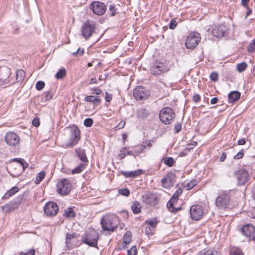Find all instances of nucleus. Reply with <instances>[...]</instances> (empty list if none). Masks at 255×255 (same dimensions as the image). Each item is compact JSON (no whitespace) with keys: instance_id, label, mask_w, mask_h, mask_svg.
Here are the masks:
<instances>
[{"instance_id":"obj_15","label":"nucleus","mask_w":255,"mask_h":255,"mask_svg":"<svg viewBox=\"0 0 255 255\" xmlns=\"http://www.w3.org/2000/svg\"><path fill=\"white\" fill-rule=\"evenodd\" d=\"M235 176L237 180L238 185H242L247 181L249 178V173L246 170L241 169L235 173Z\"/></svg>"},{"instance_id":"obj_35","label":"nucleus","mask_w":255,"mask_h":255,"mask_svg":"<svg viewBox=\"0 0 255 255\" xmlns=\"http://www.w3.org/2000/svg\"><path fill=\"white\" fill-rule=\"evenodd\" d=\"M66 74V70L64 68L60 69L56 73L55 77L58 79H62Z\"/></svg>"},{"instance_id":"obj_38","label":"nucleus","mask_w":255,"mask_h":255,"mask_svg":"<svg viewBox=\"0 0 255 255\" xmlns=\"http://www.w3.org/2000/svg\"><path fill=\"white\" fill-rule=\"evenodd\" d=\"M158 223L156 218L148 219L145 221V223L150 225L152 228H154Z\"/></svg>"},{"instance_id":"obj_8","label":"nucleus","mask_w":255,"mask_h":255,"mask_svg":"<svg viewBox=\"0 0 255 255\" xmlns=\"http://www.w3.org/2000/svg\"><path fill=\"white\" fill-rule=\"evenodd\" d=\"M70 130V141L66 144L68 147H72L76 145L80 138V133L77 126H73L69 128Z\"/></svg>"},{"instance_id":"obj_57","label":"nucleus","mask_w":255,"mask_h":255,"mask_svg":"<svg viewBox=\"0 0 255 255\" xmlns=\"http://www.w3.org/2000/svg\"><path fill=\"white\" fill-rule=\"evenodd\" d=\"M174 129L176 133H179L182 129V125L180 123H177L175 125Z\"/></svg>"},{"instance_id":"obj_56","label":"nucleus","mask_w":255,"mask_h":255,"mask_svg":"<svg viewBox=\"0 0 255 255\" xmlns=\"http://www.w3.org/2000/svg\"><path fill=\"white\" fill-rule=\"evenodd\" d=\"M154 228H152L150 226H147L145 228V233L147 235L153 234V230Z\"/></svg>"},{"instance_id":"obj_59","label":"nucleus","mask_w":255,"mask_h":255,"mask_svg":"<svg viewBox=\"0 0 255 255\" xmlns=\"http://www.w3.org/2000/svg\"><path fill=\"white\" fill-rule=\"evenodd\" d=\"M33 126L35 127H38L40 125V122L39 120L37 118H35L33 120L32 122Z\"/></svg>"},{"instance_id":"obj_46","label":"nucleus","mask_w":255,"mask_h":255,"mask_svg":"<svg viewBox=\"0 0 255 255\" xmlns=\"http://www.w3.org/2000/svg\"><path fill=\"white\" fill-rule=\"evenodd\" d=\"M135 154V157L138 156L141 153L144 152V150L142 148V146L136 147L135 150H133Z\"/></svg>"},{"instance_id":"obj_51","label":"nucleus","mask_w":255,"mask_h":255,"mask_svg":"<svg viewBox=\"0 0 255 255\" xmlns=\"http://www.w3.org/2000/svg\"><path fill=\"white\" fill-rule=\"evenodd\" d=\"M152 143L149 141L143 142L141 146L144 150L147 148H151L152 146Z\"/></svg>"},{"instance_id":"obj_44","label":"nucleus","mask_w":255,"mask_h":255,"mask_svg":"<svg viewBox=\"0 0 255 255\" xmlns=\"http://www.w3.org/2000/svg\"><path fill=\"white\" fill-rule=\"evenodd\" d=\"M119 193L123 196L128 197L130 194V191L127 188H123L119 190Z\"/></svg>"},{"instance_id":"obj_37","label":"nucleus","mask_w":255,"mask_h":255,"mask_svg":"<svg viewBox=\"0 0 255 255\" xmlns=\"http://www.w3.org/2000/svg\"><path fill=\"white\" fill-rule=\"evenodd\" d=\"M45 176V173L44 172L42 171L39 173L36 177L35 183L36 184H39L44 179Z\"/></svg>"},{"instance_id":"obj_43","label":"nucleus","mask_w":255,"mask_h":255,"mask_svg":"<svg viewBox=\"0 0 255 255\" xmlns=\"http://www.w3.org/2000/svg\"><path fill=\"white\" fill-rule=\"evenodd\" d=\"M127 150V148L126 147L122 148L120 150V153L118 155V156L120 159H124L125 157V156L127 155V153H126Z\"/></svg>"},{"instance_id":"obj_64","label":"nucleus","mask_w":255,"mask_h":255,"mask_svg":"<svg viewBox=\"0 0 255 255\" xmlns=\"http://www.w3.org/2000/svg\"><path fill=\"white\" fill-rule=\"evenodd\" d=\"M232 255H243V253L238 250H236L233 251Z\"/></svg>"},{"instance_id":"obj_22","label":"nucleus","mask_w":255,"mask_h":255,"mask_svg":"<svg viewBox=\"0 0 255 255\" xmlns=\"http://www.w3.org/2000/svg\"><path fill=\"white\" fill-rule=\"evenodd\" d=\"M77 239L76 234H67L66 235V244L68 248H72L73 246L75 244Z\"/></svg>"},{"instance_id":"obj_12","label":"nucleus","mask_w":255,"mask_h":255,"mask_svg":"<svg viewBox=\"0 0 255 255\" xmlns=\"http://www.w3.org/2000/svg\"><path fill=\"white\" fill-rule=\"evenodd\" d=\"M190 213L193 219L198 220L204 214L203 208L202 206L199 205H192L190 207Z\"/></svg>"},{"instance_id":"obj_21","label":"nucleus","mask_w":255,"mask_h":255,"mask_svg":"<svg viewBox=\"0 0 255 255\" xmlns=\"http://www.w3.org/2000/svg\"><path fill=\"white\" fill-rule=\"evenodd\" d=\"M133 95L137 100H143L146 98L148 94L142 87H139L134 90Z\"/></svg>"},{"instance_id":"obj_7","label":"nucleus","mask_w":255,"mask_h":255,"mask_svg":"<svg viewBox=\"0 0 255 255\" xmlns=\"http://www.w3.org/2000/svg\"><path fill=\"white\" fill-rule=\"evenodd\" d=\"M200 35L198 32H194L190 33L186 38L185 45L188 49H194L200 41Z\"/></svg>"},{"instance_id":"obj_25","label":"nucleus","mask_w":255,"mask_h":255,"mask_svg":"<svg viewBox=\"0 0 255 255\" xmlns=\"http://www.w3.org/2000/svg\"><path fill=\"white\" fill-rule=\"evenodd\" d=\"M79 159L83 162H87V158L85 154V150L82 149H77L75 150Z\"/></svg>"},{"instance_id":"obj_10","label":"nucleus","mask_w":255,"mask_h":255,"mask_svg":"<svg viewBox=\"0 0 255 255\" xmlns=\"http://www.w3.org/2000/svg\"><path fill=\"white\" fill-rule=\"evenodd\" d=\"M151 72L153 75H158L168 71L169 68L167 65L164 62L156 61L150 68Z\"/></svg>"},{"instance_id":"obj_27","label":"nucleus","mask_w":255,"mask_h":255,"mask_svg":"<svg viewBox=\"0 0 255 255\" xmlns=\"http://www.w3.org/2000/svg\"><path fill=\"white\" fill-rule=\"evenodd\" d=\"M18 190L19 189L17 187H13L5 194V195L2 197V199H8L10 197L16 193Z\"/></svg>"},{"instance_id":"obj_9","label":"nucleus","mask_w":255,"mask_h":255,"mask_svg":"<svg viewBox=\"0 0 255 255\" xmlns=\"http://www.w3.org/2000/svg\"><path fill=\"white\" fill-rule=\"evenodd\" d=\"M71 189V185L70 181L66 179L59 181L57 184V190L58 193L66 195L69 194Z\"/></svg>"},{"instance_id":"obj_5","label":"nucleus","mask_w":255,"mask_h":255,"mask_svg":"<svg viewBox=\"0 0 255 255\" xmlns=\"http://www.w3.org/2000/svg\"><path fill=\"white\" fill-rule=\"evenodd\" d=\"M10 74L11 69L9 67L0 68V85L13 84L15 83V80L9 78Z\"/></svg>"},{"instance_id":"obj_50","label":"nucleus","mask_w":255,"mask_h":255,"mask_svg":"<svg viewBox=\"0 0 255 255\" xmlns=\"http://www.w3.org/2000/svg\"><path fill=\"white\" fill-rule=\"evenodd\" d=\"M35 251L34 249H31L26 253L21 252L19 255H34Z\"/></svg>"},{"instance_id":"obj_19","label":"nucleus","mask_w":255,"mask_h":255,"mask_svg":"<svg viewBox=\"0 0 255 255\" xmlns=\"http://www.w3.org/2000/svg\"><path fill=\"white\" fill-rule=\"evenodd\" d=\"M212 32L214 36L221 38L226 36L227 28L224 25L215 26Z\"/></svg>"},{"instance_id":"obj_45","label":"nucleus","mask_w":255,"mask_h":255,"mask_svg":"<svg viewBox=\"0 0 255 255\" xmlns=\"http://www.w3.org/2000/svg\"><path fill=\"white\" fill-rule=\"evenodd\" d=\"M93 123V120L92 119L88 118L84 120V125L87 127H91Z\"/></svg>"},{"instance_id":"obj_42","label":"nucleus","mask_w":255,"mask_h":255,"mask_svg":"<svg viewBox=\"0 0 255 255\" xmlns=\"http://www.w3.org/2000/svg\"><path fill=\"white\" fill-rule=\"evenodd\" d=\"M71 52L72 53L73 56L76 57H80L84 54V49H81L80 48H78L76 51H71Z\"/></svg>"},{"instance_id":"obj_33","label":"nucleus","mask_w":255,"mask_h":255,"mask_svg":"<svg viewBox=\"0 0 255 255\" xmlns=\"http://www.w3.org/2000/svg\"><path fill=\"white\" fill-rule=\"evenodd\" d=\"M131 241V235L130 232H127L123 237V243L128 244Z\"/></svg>"},{"instance_id":"obj_20","label":"nucleus","mask_w":255,"mask_h":255,"mask_svg":"<svg viewBox=\"0 0 255 255\" xmlns=\"http://www.w3.org/2000/svg\"><path fill=\"white\" fill-rule=\"evenodd\" d=\"M19 205V202L11 201L2 207V210L6 213H9L18 208Z\"/></svg>"},{"instance_id":"obj_32","label":"nucleus","mask_w":255,"mask_h":255,"mask_svg":"<svg viewBox=\"0 0 255 255\" xmlns=\"http://www.w3.org/2000/svg\"><path fill=\"white\" fill-rule=\"evenodd\" d=\"M86 164L85 163H82L74 169L72 170V174L81 173L85 168Z\"/></svg>"},{"instance_id":"obj_30","label":"nucleus","mask_w":255,"mask_h":255,"mask_svg":"<svg viewBox=\"0 0 255 255\" xmlns=\"http://www.w3.org/2000/svg\"><path fill=\"white\" fill-rule=\"evenodd\" d=\"M64 215L68 218L74 217L75 213L74 212L73 208L69 207L65 210Z\"/></svg>"},{"instance_id":"obj_62","label":"nucleus","mask_w":255,"mask_h":255,"mask_svg":"<svg viewBox=\"0 0 255 255\" xmlns=\"http://www.w3.org/2000/svg\"><path fill=\"white\" fill-rule=\"evenodd\" d=\"M196 145V143L191 144L188 145L185 148V151H189L193 148V147Z\"/></svg>"},{"instance_id":"obj_47","label":"nucleus","mask_w":255,"mask_h":255,"mask_svg":"<svg viewBox=\"0 0 255 255\" xmlns=\"http://www.w3.org/2000/svg\"><path fill=\"white\" fill-rule=\"evenodd\" d=\"M45 83L42 81H39L36 83V88L38 90H41L44 87Z\"/></svg>"},{"instance_id":"obj_31","label":"nucleus","mask_w":255,"mask_h":255,"mask_svg":"<svg viewBox=\"0 0 255 255\" xmlns=\"http://www.w3.org/2000/svg\"><path fill=\"white\" fill-rule=\"evenodd\" d=\"M162 161L169 167H172L174 165V161L172 157L163 158Z\"/></svg>"},{"instance_id":"obj_29","label":"nucleus","mask_w":255,"mask_h":255,"mask_svg":"<svg viewBox=\"0 0 255 255\" xmlns=\"http://www.w3.org/2000/svg\"><path fill=\"white\" fill-rule=\"evenodd\" d=\"M137 115L139 118L144 119L147 117L148 115V112L144 108H141L138 109L137 111Z\"/></svg>"},{"instance_id":"obj_52","label":"nucleus","mask_w":255,"mask_h":255,"mask_svg":"<svg viewBox=\"0 0 255 255\" xmlns=\"http://www.w3.org/2000/svg\"><path fill=\"white\" fill-rule=\"evenodd\" d=\"M244 154V150H241L240 151H239L236 155H235L234 156V159H239L242 158Z\"/></svg>"},{"instance_id":"obj_2","label":"nucleus","mask_w":255,"mask_h":255,"mask_svg":"<svg viewBox=\"0 0 255 255\" xmlns=\"http://www.w3.org/2000/svg\"><path fill=\"white\" fill-rule=\"evenodd\" d=\"M230 203V196L228 191H223L216 197L215 205L219 210H226Z\"/></svg>"},{"instance_id":"obj_24","label":"nucleus","mask_w":255,"mask_h":255,"mask_svg":"<svg viewBox=\"0 0 255 255\" xmlns=\"http://www.w3.org/2000/svg\"><path fill=\"white\" fill-rule=\"evenodd\" d=\"M241 94L237 91L231 92L228 94V99L229 102H233L238 100L240 97Z\"/></svg>"},{"instance_id":"obj_11","label":"nucleus","mask_w":255,"mask_h":255,"mask_svg":"<svg viewBox=\"0 0 255 255\" xmlns=\"http://www.w3.org/2000/svg\"><path fill=\"white\" fill-rule=\"evenodd\" d=\"M90 8L95 14L102 15L105 13L107 6L103 2L94 1L90 4Z\"/></svg>"},{"instance_id":"obj_60","label":"nucleus","mask_w":255,"mask_h":255,"mask_svg":"<svg viewBox=\"0 0 255 255\" xmlns=\"http://www.w3.org/2000/svg\"><path fill=\"white\" fill-rule=\"evenodd\" d=\"M200 100H201L200 96L198 94H195L193 97V100L195 102H199L200 101Z\"/></svg>"},{"instance_id":"obj_26","label":"nucleus","mask_w":255,"mask_h":255,"mask_svg":"<svg viewBox=\"0 0 255 255\" xmlns=\"http://www.w3.org/2000/svg\"><path fill=\"white\" fill-rule=\"evenodd\" d=\"M142 206L140 203L137 201L134 202L131 206V209L134 214H138L141 211Z\"/></svg>"},{"instance_id":"obj_17","label":"nucleus","mask_w":255,"mask_h":255,"mask_svg":"<svg viewBox=\"0 0 255 255\" xmlns=\"http://www.w3.org/2000/svg\"><path fill=\"white\" fill-rule=\"evenodd\" d=\"M142 201L146 205L154 206L158 203V197L154 194L146 193L142 196Z\"/></svg>"},{"instance_id":"obj_48","label":"nucleus","mask_w":255,"mask_h":255,"mask_svg":"<svg viewBox=\"0 0 255 255\" xmlns=\"http://www.w3.org/2000/svg\"><path fill=\"white\" fill-rule=\"evenodd\" d=\"M137 253V249L136 246H132L129 250H128V255H135Z\"/></svg>"},{"instance_id":"obj_1","label":"nucleus","mask_w":255,"mask_h":255,"mask_svg":"<svg viewBox=\"0 0 255 255\" xmlns=\"http://www.w3.org/2000/svg\"><path fill=\"white\" fill-rule=\"evenodd\" d=\"M100 224L104 231L110 233L117 228L119 224L118 218L113 214H106L101 218Z\"/></svg>"},{"instance_id":"obj_63","label":"nucleus","mask_w":255,"mask_h":255,"mask_svg":"<svg viewBox=\"0 0 255 255\" xmlns=\"http://www.w3.org/2000/svg\"><path fill=\"white\" fill-rule=\"evenodd\" d=\"M105 100L107 102H110L112 98V95L109 94L108 93L106 92Z\"/></svg>"},{"instance_id":"obj_13","label":"nucleus","mask_w":255,"mask_h":255,"mask_svg":"<svg viewBox=\"0 0 255 255\" xmlns=\"http://www.w3.org/2000/svg\"><path fill=\"white\" fill-rule=\"evenodd\" d=\"M59 210L58 206L54 202H48L45 205L44 211L48 216H53L57 214Z\"/></svg>"},{"instance_id":"obj_23","label":"nucleus","mask_w":255,"mask_h":255,"mask_svg":"<svg viewBox=\"0 0 255 255\" xmlns=\"http://www.w3.org/2000/svg\"><path fill=\"white\" fill-rule=\"evenodd\" d=\"M122 175L126 177L134 178L142 173V170H137L134 171H122Z\"/></svg>"},{"instance_id":"obj_4","label":"nucleus","mask_w":255,"mask_h":255,"mask_svg":"<svg viewBox=\"0 0 255 255\" xmlns=\"http://www.w3.org/2000/svg\"><path fill=\"white\" fill-rule=\"evenodd\" d=\"M175 117V114L173 109L170 107H164L160 111L159 118L162 123L169 124Z\"/></svg>"},{"instance_id":"obj_55","label":"nucleus","mask_w":255,"mask_h":255,"mask_svg":"<svg viewBox=\"0 0 255 255\" xmlns=\"http://www.w3.org/2000/svg\"><path fill=\"white\" fill-rule=\"evenodd\" d=\"M125 125V122L124 121H120L118 125L115 127V129H122Z\"/></svg>"},{"instance_id":"obj_54","label":"nucleus","mask_w":255,"mask_h":255,"mask_svg":"<svg viewBox=\"0 0 255 255\" xmlns=\"http://www.w3.org/2000/svg\"><path fill=\"white\" fill-rule=\"evenodd\" d=\"M177 26V22L175 20L172 19L169 24V28L171 29H174Z\"/></svg>"},{"instance_id":"obj_53","label":"nucleus","mask_w":255,"mask_h":255,"mask_svg":"<svg viewBox=\"0 0 255 255\" xmlns=\"http://www.w3.org/2000/svg\"><path fill=\"white\" fill-rule=\"evenodd\" d=\"M210 78L212 81H217L218 80V75L216 72H213L210 74Z\"/></svg>"},{"instance_id":"obj_6","label":"nucleus","mask_w":255,"mask_h":255,"mask_svg":"<svg viewBox=\"0 0 255 255\" xmlns=\"http://www.w3.org/2000/svg\"><path fill=\"white\" fill-rule=\"evenodd\" d=\"M95 29V22L88 20L83 24L81 28L82 35L85 39H88L93 35Z\"/></svg>"},{"instance_id":"obj_61","label":"nucleus","mask_w":255,"mask_h":255,"mask_svg":"<svg viewBox=\"0 0 255 255\" xmlns=\"http://www.w3.org/2000/svg\"><path fill=\"white\" fill-rule=\"evenodd\" d=\"M92 93L96 94H100L101 92V90L98 88H94L92 89Z\"/></svg>"},{"instance_id":"obj_14","label":"nucleus","mask_w":255,"mask_h":255,"mask_svg":"<svg viewBox=\"0 0 255 255\" xmlns=\"http://www.w3.org/2000/svg\"><path fill=\"white\" fill-rule=\"evenodd\" d=\"M241 231L246 237L253 240H255V228L252 225L247 224L241 228Z\"/></svg>"},{"instance_id":"obj_39","label":"nucleus","mask_w":255,"mask_h":255,"mask_svg":"<svg viewBox=\"0 0 255 255\" xmlns=\"http://www.w3.org/2000/svg\"><path fill=\"white\" fill-rule=\"evenodd\" d=\"M247 64L245 62H242L237 65L236 68L238 72H242L245 70L247 68Z\"/></svg>"},{"instance_id":"obj_28","label":"nucleus","mask_w":255,"mask_h":255,"mask_svg":"<svg viewBox=\"0 0 255 255\" xmlns=\"http://www.w3.org/2000/svg\"><path fill=\"white\" fill-rule=\"evenodd\" d=\"M25 76V72L22 69H18L16 72V79L17 82L22 81Z\"/></svg>"},{"instance_id":"obj_36","label":"nucleus","mask_w":255,"mask_h":255,"mask_svg":"<svg viewBox=\"0 0 255 255\" xmlns=\"http://www.w3.org/2000/svg\"><path fill=\"white\" fill-rule=\"evenodd\" d=\"M84 100L87 102H91L96 104H98L100 102V100L98 98H95L93 96H86L84 98Z\"/></svg>"},{"instance_id":"obj_18","label":"nucleus","mask_w":255,"mask_h":255,"mask_svg":"<svg viewBox=\"0 0 255 255\" xmlns=\"http://www.w3.org/2000/svg\"><path fill=\"white\" fill-rule=\"evenodd\" d=\"M175 182V175L169 173L166 176H164L161 180L162 186L165 188H169L173 185Z\"/></svg>"},{"instance_id":"obj_49","label":"nucleus","mask_w":255,"mask_h":255,"mask_svg":"<svg viewBox=\"0 0 255 255\" xmlns=\"http://www.w3.org/2000/svg\"><path fill=\"white\" fill-rule=\"evenodd\" d=\"M255 49V40L250 43L248 47V51L249 52H252Z\"/></svg>"},{"instance_id":"obj_3","label":"nucleus","mask_w":255,"mask_h":255,"mask_svg":"<svg viewBox=\"0 0 255 255\" xmlns=\"http://www.w3.org/2000/svg\"><path fill=\"white\" fill-rule=\"evenodd\" d=\"M99 237V233L94 229H89L83 238V242L90 246L95 247Z\"/></svg>"},{"instance_id":"obj_34","label":"nucleus","mask_w":255,"mask_h":255,"mask_svg":"<svg viewBox=\"0 0 255 255\" xmlns=\"http://www.w3.org/2000/svg\"><path fill=\"white\" fill-rule=\"evenodd\" d=\"M182 192L183 190L181 188H178L171 198L174 201H177L179 196L182 194Z\"/></svg>"},{"instance_id":"obj_40","label":"nucleus","mask_w":255,"mask_h":255,"mask_svg":"<svg viewBox=\"0 0 255 255\" xmlns=\"http://www.w3.org/2000/svg\"><path fill=\"white\" fill-rule=\"evenodd\" d=\"M197 184V181L196 180H192L187 183L186 187L187 190H190L194 187Z\"/></svg>"},{"instance_id":"obj_58","label":"nucleus","mask_w":255,"mask_h":255,"mask_svg":"<svg viewBox=\"0 0 255 255\" xmlns=\"http://www.w3.org/2000/svg\"><path fill=\"white\" fill-rule=\"evenodd\" d=\"M52 97V94L50 93V92H45V95L43 97V98H44L45 101H48L50 100Z\"/></svg>"},{"instance_id":"obj_16","label":"nucleus","mask_w":255,"mask_h":255,"mask_svg":"<svg viewBox=\"0 0 255 255\" xmlns=\"http://www.w3.org/2000/svg\"><path fill=\"white\" fill-rule=\"evenodd\" d=\"M5 140L9 146H15L19 143L20 138L15 133L10 132L6 134Z\"/></svg>"},{"instance_id":"obj_41","label":"nucleus","mask_w":255,"mask_h":255,"mask_svg":"<svg viewBox=\"0 0 255 255\" xmlns=\"http://www.w3.org/2000/svg\"><path fill=\"white\" fill-rule=\"evenodd\" d=\"M109 9L110 12H111L110 16H114L116 15L117 13V9L116 8V5L115 4L110 5Z\"/></svg>"}]
</instances>
